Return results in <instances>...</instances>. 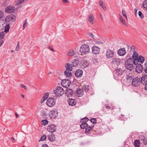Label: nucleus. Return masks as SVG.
<instances>
[{"mask_svg":"<svg viewBox=\"0 0 147 147\" xmlns=\"http://www.w3.org/2000/svg\"><path fill=\"white\" fill-rule=\"evenodd\" d=\"M114 53V52L113 50L108 49L106 53V57L108 59L111 58L113 56Z\"/></svg>","mask_w":147,"mask_h":147,"instance_id":"obj_11","label":"nucleus"},{"mask_svg":"<svg viewBox=\"0 0 147 147\" xmlns=\"http://www.w3.org/2000/svg\"><path fill=\"white\" fill-rule=\"evenodd\" d=\"M134 145L135 147H139L140 146V143L139 140H136L134 142Z\"/></svg>","mask_w":147,"mask_h":147,"instance_id":"obj_37","label":"nucleus"},{"mask_svg":"<svg viewBox=\"0 0 147 147\" xmlns=\"http://www.w3.org/2000/svg\"><path fill=\"white\" fill-rule=\"evenodd\" d=\"M46 138L47 137L46 136L44 135L41 136V138L39 140V141H44L46 139Z\"/></svg>","mask_w":147,"mask_h":147,"instance_id":"obj_41","label":"nucleus"},{"mask_svg":"<svg viewBox=\"0 0 147 147\" xmlns=\"http://www.w3.org/2000/svg\"><path fill=\"white\" fill-rule=\"evenodd\" d=\"M72 64H70L69 63H67L65 65V67L66 68V70H67L69 71H71L73 69Z\"/></svg>","mask_w":147,"mask_h":147,"instance_id":"obj_26","label":"nucleus"},{"mask_svg":"<svg viewBox=\"0 0 147 147\" xmlns=\"http://www.w3.org/2000/svg\"><path fill=\"white\" fill-rule=\"evenodd\" d=\"M120 62V60L118 58H115L112 59V63L115 65H118L119 64Z\"/></svg>","mask_w":147,"mask_h":147,"instance_id":"obj_23","label":"nucleus"},{"mask_svg":"<svg viewBox=\"0 0 147 147\" xmlns=\"http://www.w3.org/2000/svg\"><path fill=\"white\" fill-rule=\"evenodd\" d=\"M25 0H16L15 2V5L19 7H20L21 5L23 3Z\"/></svg>","mask_w":147,"mask_h":147,"instance_id":"obj_19","label":"nucleus"},{"mask_svg":"<svg viewBox=\"0 0 147 147\" xmlns=\"http://www.w3.org/2000/svg\"><path fill=\"white\" fill-rule=\"evenodd\" d=\"M119 20H120L122 24H123L125 25L126 26L125 20L123 18L122 16L119 15Z\"/></svg>","mask_w":147,"mask_h":147,"instance_id":"obj_35","label":"nucleus"},{"mask_svg":"<svg viewBox=\"0 0 147 147\" xmlns=\"http://www.w3.org/2000/svg\"><path fill=\"white\" fill-rule=\"evenodd\" d=\"M126 78L127 81L129 82L130 81H131V80L133 79L131 75L130 74L127 75L126 76Z\"/></svg>","mask_w":147,"mask_h":147,"instance_id":"obj_36","label":"nucleus"},{"mask_svg":"<svg viewBox=\"0 0 147 147\" xmlns=\"http://www.w3.org/2000/svg\"><path fill=\"white\" fill-rule=\"evenodd\" d=\"M72 65L74 67L78 66L79 63V61L77 59H74L72 61Z\"/></svg>","mask_w":147,"mask_h":147,"instance_id":"obj_27","label":"nucleus"},{"mask_svg":"<svg viewBox=\"0 0 147 147\" xmlns=\"http://www.w3.org/2000/svg\"><path fill=\"white\" fill-rule=\"evenodd\" d=\"M15 115H16V118H18L19 117V115L16 113H15Z\"/></svg>","mask_w":147,"mask_h":147,"instance_id":"obj_60","label":"nucleus"},{"mask_svg":"<svg viewBox=\"0 0 147 147\" xmlns=\"http://www.w3.org/2000/svg\"><path fill=\"white\" fill-rule=\"evenodd\" d=\"M19 42L17 45V47L16 49V51H18V50H19V49H20V46H19Z\"/></svg>","mask_w":147,"mask_h":147,"instance_id":"obj_51","label":"nucleus"},{"mask_svg":"<svg viewBox=\"0 0 147 147\" xmlns=\"http://www.w3.org/2000/svg\"><path fill=\"white\" fill-rule=\"evenodd\" d=\"M83 74V71L82 70L78 69L75 72V75L77 77H81Z\"/></svg>","mask_w":147,"mask_h":147,"instance_id":"obj_22","label":"nucleus"},{"mask_svg":"<svg viewBox=\"0 0 147 147\" xmlns=\"http://www.w3.org/2000/svg\"><path fill=\"white\" fill-rule=\"evenodd\" d=\"M118 55L120 56H123L126 53V51L124 48H121L118 51Z\"/></svg>","mask_w":147,"mask_h":147,"instance_id":"obj_15","label":"nucleus"},{"mask_svg":"<svg viewBox=\"0 0 147 147\" xmlns=\"http://www.w3.org/2000/svg\"><path fill=\"white\" fill-rule=\"evenodd\" d=\"M146 68H147V62L145 63L144 64Z\"/></svg>","mask_w":147,"mask_h":147,"instance_id":"obj_63","label":"nucleus"},{"mask_svg":"<svg viewBox=\"0 0 147 147\" xmlns=\"http://www.w3.org/2000/svg\"><path fill=\"white\" fill-rule=\"evenodd\" d=\"M140 83V79L138 77H136L133 79L131 84L133 86L136 87L139 86Z\"/></svg>","mask_w":147,"mask_h":147,"instance_id":"obj_4","label":"nucleus"},{"mask_svg":"<svg viewBox=\"0 0 147 147\" xmlns=\"http://www.w3.org/2000/svg\"><path fill=\"white\" fill-rule=\"evenodd\" d=\"M55 104V100L53 98H49L47 100V104L49 107H52L54 106Z\"/></svg>","mask_w":147,"mask_h":147,"instance_id":"obj_5","label":"nucleus"},{"mask_svg":"<svg viewBox=\"0 0 147 147\" xmlns=\"http://www.w3.org/2000/svg\"><path fill=\"white\" fill-rule=\"evenodd\" d=\"M138 53L136 51H134L132 55V57L133 58L132 59L134 62H135V61H136L137 58H138Z\"/></svg>","mask_w":147,"mask_h":147,"instance_id":"obj_25","label":"nucleus"},{"mask_svg":"<svg viewBox=\"0 0 147 147\" xmlns=\"http://www.w3.org/2000/svg\"><path fill=\"white\" fill-rule=\"evenodd\" d=\"M142 140L144 145L147 144V140L145 138L144 136Z\"/></svg>","mask_w":147,"mask_h":147,"instance_id":"obj_45","label":"nucleus"},{"mask_svg":"<svg viewBox=\"0 0 147 147\" xmlns=\"http://www.w3.org/2000/svg\"><path fill=\"white\" fill-rule=\"evenodd\" d=\"M145 89L147 90V83L145 84V86L144 87Z\"/></svg>","mask_w":147,"mask_h":147,"instance_id":"obj_61","label":"nucleus"},{"mask_svg":"<svg viewBox=\"0 0 147 147\" xmlns=\"http://www.w3.org/2000/svg\"><path fill=\"white\" fill-rule=\"evenodd\" d=\"M70 84V81L69 80L64 79L61 82L62 86L65 88H67L69 87Z\"/></svg>","mask_w":147,"mask_h":147,"instance_id":"obj_8","label":"nucleus"},{"mask_svg":"<svg viewBox=\"0 0 147 147\" xmlns=\"http://www.w3.org/2000/svg\"><path fill=\"white\" fill-rule=\"evenodd\" d=\"M42 147H49V146L47 144H45L42 145Z\"/></svg>","mask_w":147,"mask_h":147,"instance_id":"obj_57","label":"nucleus"},{"mask_svg":"<svg viewBox=\"0 0 147 147\" xmlns=\"http://www.w3.org/2000/svg\"><path fill=\"white\" fill-rule=\"evenodd\" d=\"M92 50L93 53L95 55L99 54L100 52V49L96 46H93L92 48Z\"/></svg>","mask_w":147,"mask_h":147,"instance_id":"obj_13","label":"nucleus"},{"mask_svg":"<svg viewBox=\"0 0 147 147\" xmlns=\"http://www.w3.org/2000/svg\"><path fill=\"white\" fill-rule=\"evenodd\" d=\"M85 119L87 120L86 121H87L88 120V118L86 117L82 119H81L80 120V122H82V123L80 125V127L82 129H85L87 127H88V124L86 123L85 121L84 122L83 121V120Z\"/></svg>","mask_w":147,"mask_h":147,"instance_id":"obj_7","label":"nucleus"},{"mask_svg":"<svg viewBox=\"0 0 147 147\" xmlns=\"http://www.w3.org/2000/svg\"><path fill=\"white\" fill-rule=\"evenodd\" d=\"M49 95L48 92L46 93L43 96L41 100V103H42L48 97Z\"/></svg>","mask_w":147,"mask_h":147,"instance_id":"obj_31","label":"nucleus"},{"mask_svg":"<svg viewBox=\"0 0 147 147\" xmlns=\"http://www.w3.org/2000/svg\"><path fill=\"white\" fill-rule=\"evenodd\" d=\"M70 71L68 70H66L64 72V73L66 76L69 77H71L72 76V74Z\"/></svg>","mask_w":147,"mask_h":147,"instance_id":"obj_34","label":"nucleus"},{"mask_svg":"<svg viewBox=\"0 0 147 147\" xmlns=\"http://www.w3.org/2000/svg\"><path fill=\"white\" fill-rule=\"evenodd\" d=\"M136 71L138 73L142 72L143 70V67L140 64H138L136 66Z\"/></svg>","mask_w":147,"mask_h":147,"instance_id":"obj_17","label":"nucleus"},{"mask_svg":"<svg viewBox=\"0 0 147 147\" xmlns=\"http://www.w3.org/2000/svg\"><path fill=\"white\" fill-rule=\"evenodd\" d=\"M82 89L86 92H88L89 90V86L88 85H84L82 87Z\"/></svg>","mask_w":147,"mask_h":147,"instance_id":"obj_39","label":"nucleus"},{"mask_svg":"<svg viewBox=\"0 0 147 147\" xmlns=\"http://www.w3.org/2000/svg\"><path fill=\"white\" fill-rule=\"evenodd\" d=\"M73 92L71 89L67 88L65 92L66 95L68 97L71 96L73 94Z\"/></svg>","mask_w":147,"mask_h":147,"instance_id":"obj_16","label":"nucleus"},{"mask_svg":"<svg viewBox=\"0 0 147 147\" xmlns=\"http://www.w3.org/2000/svg\"><path fill=\"white\" fill-rule=\"evenodd\" d=\"M62 1L64 3H66L69 2L67 0H63Z\"/></svg>","mask_w":147,"mask_h":147,"instance_id":"obj_58","label":"nucleus"},{"mask_svg":"<svg viewBox=\"0 0 147 147\" xmlns=\"http://www.w3.org/2000/svg\"><path fill=\"white\" fill-rule=\"evenodd\" d=\"M49 117L52 119H54L58 115L57 110L54 109L50 111L49 113Z\"/></svg>","mask_w":147,"mask_h":147,"instance_id":"obj_6","label":"nucleus"},{"mask_svg":"<svg viewBox=\"0 0 147 147\" xmlns=\"http://www.w3.org/2000/svg\"><path fill=\"white\" fill-rule=\"evenodd\" d=\"M16 16L12 14L9 15L5 19V21L9 22H13L15 20Z\"/></svg>","mask_w":147,"mask_h":147,"instance_id":"obj_9","label":"nucleus"},{"mask_svg":"<svg viewBox=\"0 0 147 147\" xmlns=\"http://www.w3.org/2000/svg\"><path fill=\"white\" fill-rule=\"evenodd\" d=\"M10 28V26L9 24H7L5 27L4 32L5 33H7L9 31V30Z\"/></svg>","mask_w":147,"mask_h":147,"instance_id":"obj_38","label":"nucleus"},{"mask_svg":"<svg viewBox=\"0 0 147 147\" xmlns=\"http://www.w3.org/2000/svg\"><path fill=\"white\" fill-rule=\"evenodd\" d=\"M75 53L73 49H71L68 52L67 54V56L69 57H72L74 56Z\"/></svg>","mask_w":147,"mask_h":147,"instance_id":"obj_29","label":"nucleus"},{"mask_svg":"<svg viewBox=\"0 0 147 147\" xmlns=\"http://www.w3.org/2000/svg\"><path fill=\"white\" fill-rule=\"evenodd\" d=\"M20 86L21 87L24 88L25 90L27 89V88H26V86H25L23 84H20Z\"/></svg>","mask_w":147,"mask_h":147,"instance_id":"obj_55","label":"nucleus"},{"mask_svg":"<svg viewBox=\"0 0 147 147\" xmlns=\"http://www.w3.org/2000/svg\"><path fill=\"white\" fill-rule=\"evenodd\" d=\"M99 4L100 6L102 7L103 9L105 11L107 9L106 7L104 5V3L103 1H99Z\"/></svg>","mask_w":147,"mask_h":147,"instance_id":"obj_33","label":"nucleus"},{"mask_svg":"<svg viewBox=\"0 0 147 147\" xmlns=\"http://www.w3.org/2000/svg\"><path fill=\"white\" fill-rule=\"evenodd\" d=\"M88 20L91 24H94V18L92 14L91 13L88 15Z\"/></svg>","mask_w":147,"mask_h":147,"instance_id":"obj_18","label":"nucleus"},{"mask_svg":"<svg viewBox=\"0 0 147 147\" xmlns=\"http://www.w3.org/2000/svg\"><path fill=\"white\" fill-rule=\"evenodd\" d=\"M143 6L144 8L147 9V1H145L144 2Z\"/></svg>","mask_w":147,"mask_h":147,"instance_id":"obj_43","label":"nucleus"},{"mask_svg":"<svg viewBox=\"0 0 147 147\" xmlns=\"http://www.w3.org/2000/svg\"><path fill=\"white\" fill-rule=\"evenodd\" d=\"M89 35L92 38H94V36L91 33H90L89 34Z\"/></svg>","mask_w":147,"mask_h":147,"instance_id":"obj_54","label":"nucleus"},{"mask_svg":"<svg viewBox=\"0 0 147 147\" xmlns=\"http://www.w3.org/2000/svg\"><path fill=\"white\" fill-rule=\"evenodd\" d=\"M135 47L134 46H132L131 48V51H132L133 52H134L135 51Z\"/></svg>","mask_w":147,"mask_h":147,"instance_id":"obj_52","label":"nucleus"},{"mask_svg":"<svg viewBox=\"0 0 147 147\" xmlns=\"http://www.w3.org/2000/svg\"><path fill=\"white\" fill-rule=\"evenodd\" d=\"M27 20L26 19L25 20L24 22L23 25V29H24L27 26Z\"/></svg>","mask_w":147,"mask_h":147,"instance_id":"obj_47","label":"nucleus"},{"mask_svg":"<svg viewBox=\"0 0 147 147\" xmlns=\"http://www.w3.org/2000/svg\"><path fill=\"white\" fill-rule=\"evenodd\" d=\"M145 61L144 58L142 56L140 55L138 58H137L136 61H135L136 65L138 64V62H140L141 63H143Z\"/></svg>","mask_w":147,"mask_h":147,"instance_id":"obj_14","label":"nucleus"},{"mask_svg":"<svg viewBox=\"0 0 147 147\" xmlns=\"http://www.w3.org/2000/svg\"><path fill=\"white\" fill-rule=\"evenodd\" d=\"M116 72L118 74V75L121 76L122 74L123 71L121 69L119 68L117 69Z\"/></svg>","mask_w":147,"mask_h":147,"instance_id":"obj_40","label":"nucleus"},{"mask_svg":"<svg viewBox=\"0 0 147 147\" xmlns=\"http://www.w3.org/2000/svg\"><path fill=\"white\" fill-rule=\"evenodd\" d=\"M138 14L139 16L141 18H142L144 17V15L142 14V12L139 11L138 12Z\"/></svg>","mask_w":147,"mask_h":147,"instance_id":"obj_48","label":"nucleus"},{"mask_svg":"<svg viewBox=\"0 0 147 147\" xmlns=\"http://www.w3.org/2000/svg\"><path fill=\"white\" fill-rule=\"evenodd\" d=\"M15 9V7L13 6L10 5L5 8V11L7 13H10L13 12Z\"/></svg>","mask_w":147,"mask_h":147,"instance_id":"obj_12","label":"nucleus"},{"mask_svg":"<svg viewBox=\"0 0 147 147\" xmlns=\"http://www.w3.org/2000/svg\"><path fill=\"white\" fill-rule=\"evenodd\" d=\"M97 43L100 44H102V42L100 41L97 42Z\"/></svg>","mask_w":147,"mask_h":147,"instance_id":"obj_59","label":"nucleus"},{"mask_svg":"<svg viewBox=\"0 0 147 147\" xmlns=\"http://www.w3.org/2000/svg\"><path fill=\"white\" fill-rule=\"evenodd\" d=\"M49 49L53 52H55V51L53 49L52 47L49 46Z\"/></svg>","mask_w":147,"mask_h":147,"instance_id":"obj_56","label":"nucleus"},{"mask_svg":"<svg viewBox=\"0 0 147 147\" xmlns=\"http://www.w3.org/2000/svg\"><path fill=\"white\" fill-rule=\"evenodd\" d=\"M76 92L77 96L78 97L82 96L84 94L83 90L80 89H77Z\"/></svg>","mask_w":147,"mask_h":147,"instance_id":"obj_21","label":"nucleus"},{"mask_svg":"<svg viewBox=\"0 0 147 147\" xmlns=\"http://www.w3.org/2000/svg\"><path fill=\"white\" fill-rule=\"evenodd\" d=\"M56 129L55 126L53 124H52L49 125L47 127V130L49 132L53 133L55 132Z\"/></svg>","mask_w":147,"mask_h":147,"instance_id":"obj_10","label":"nucleus"},{"mask_svg":"<svg viewBox=\"0 0 147 147\" xmlns=\"http://www.w3.org/2000/svg\"><path fill=\"white\" fill-rule=\"evenodd\" d=\"M42 122L43 124H44L45 125H46L48 123V121L46 120H42Z\"/></svg>","mask_w":147,"mask_h":147,"instance_id":"obj_49","label":"nucleus"},{"mask_svg":"<svg viewBox=\"0 0 147 147\" xmlns=\"http://www.w3.org/2000/svg\"><path fill=\"white\" fill-rule=\"evenodd\" d=\"M4 16L3 12L1 11H0V18H2Z\"/></svg>","mask_w":147,"mask_h":147,"instance_id":"obj_53","label":"nucleus"},{"mask_svg":"<svg viewBox=\"0 0 147 147\" xmlns=\"http://www.w3.org/2000/svg\"><path fill=\"white\" fill-rule=\"evenodd\" d=\"M89 65V62L87 61L84 60L82 63V67L85 68L87 67Z\"/></svg>","mask_w":147,"mask_h":147,"instance_id":"obj_32","label":"nucleus"},{"mask_svg":"<svg viewBox=\"0 0 147 147\" xmlns=\"http://www.w3.org/2000/svg\"><path fill=\"white\" fill-rule=\"evenodd\" d=\"M145 71L147 73V68H145L144 69Z\"/></svg>","mask_w":147,"mask_h":147,"instance_id":"obj_64","label":"nucleus"},{"mask_svg":"<svg viewBox=\"0 0 147 147\" xmlns=\"http://www.w3.org/2000/svg\"><path fill=\"white\" fill-rule=\"evenodd\" d=\"M4 33L3 32L0 33V40L4 38Z\"/></svg>","mask_w":147,"mask_h":147,"instance_id":"obj_46","label":"nucleus"},{"mask_svg":"<svg viewBox=\"0 0 147 147\" xmlns=\"http://www.w3.org/2000/svg\"><path fill=\"white\" fill-rule=\"evenodd\" d=\"M94 127V125L91 126H89L88 125V127H87L85 128V133H89L91 130Z\"/></svg>","mask_w":147,"mask_h":147,"instance_id":"obj_28","label":"nucleus"},{"mask_svg":"<svg viewBox=\"0 0 147 147\" xmlns=\"http://www.w3.org/2000/svg\"><path fill=\"white\" fill-rule=\"evenodd\" d=\"M3 41H2V42H0V47L2 46V45L3 44Z\"/></svg>","mask_w":147,"mask_h":147,"instance_id":"obj_62","label":"nucleus"},{"mask_svg":"<svg viewBox=\"0 0 147 147\" xmlns=\"http://www.w3.org/2000/svg\"><path fill=\"white\" fill-rule=\"evenodd\" d=\"M141 80V83L143 84H147V75H144L142 77Z\"/></svg>","mask_w":147,"mask_h":147,"instance_id":"obj_20","label":"nucleus"},{"mask_svg":"<svg viewBox=\"0 0 147 147\" xmlns=\"http://www.w3.org/2000/svg\"><path fill=\"white\" fill-rule=\"evenodd\" d=\"M126 68L129 70L131 71L134 68V65H136V62H134L132 58H129L126 61L125 63Z\"/></svg>","mask_w":147,"mask_h":147,"instance_id":"obj_1","label":"nucleus"},{"mask_svg":"<svg viewBox=\"0 0 147 147\" xmlns=\"http://www.w3.org/2000/svg\"><path fill=\"white\" fill-rule=\"evenodd\" d=\"M42 115L43 116L46 117L48 115L47 113H46L45 112L43 111L42 113Z\"/></svg>","mask_w":147,"mask_h":147,"instance_id":"obj_50","label":"nucleus"},{"mask_svg":"<svg viewBox=\"0 0 147 147\" xmlns=\"http://www.w3.org/2000/svg\"><path fill=\"white\" fill-rule=\"evenodd\" d=\"M122 13L123 16L125 17L126 18V19L127 20V16L126 15V12L124 10H122Z\"/></svg>","mask_w":147,"mask_h":147,"instance_id":"obj_44","label":"nucleus"},{"mask_svg":"<svg viewBox=\"0 0 147 147\" xmlns=\"http://www.w3.org/2000/svg\"><path fill=\"white\" fill-rule=\"evenodd\" d=\"M48 138L50 141L53 142L55 140V137L54 134H51L48 136Z\"/></svg>","mask_w":147,"mask_h":147,"instance_id":"obj_30","label":"nucleus"},{"mask_svg":"<svg viewBox=\"0 0 147 147\" xmlns=\"http://www.w3.org/2000/svg\"><path fill=\"white\" fill-rule=\"evenodd\" d=\"M89 51L90 48L88 45H81L80 49V51L81 53L86 54L88 53Z\"/></svg>","mask_w":147,"mask_h":147,"instance_id":"obj_3","label":"nucleus"},{"mask_svg":"<svg viewBox=\"0 0 147 147\" xmlns=\"http://www.w3.org/2000/svg\"><path fill=\"white\" fill-rule=\"evenodd\" d=\"M91 123L94 124L96 123V118H92L90 120Z\"/></svg>","mask_w":147,"mask_h":147,"instance_id":"obj_42","label":"nucleus"},{"mask_svg":"<svg viewBox=\"0 0 147 147\" xmlns=\"http://www.w3.org/2000/svg\"><path fill=\"white\" fill-rule=\"evenodd\" d=\"M68 102L69 105L71 106H74L76 104L75 100L74 99L69 98L68 100Z\"/></svg>","mask_w":147,"mask_h":147,"instance_id":"obj_24","label":"nucleus"},{"mask_svg":"<svg viewBox=\"0 0 147 147\" xmlns=\"http://www.w3.org/2000/svg\"><path fill=\"white\" fill-rule=\"evenodd\" d=\"M64 92V90L61 86L57 87L56 89L53 91V93L55 94L54 96L56 97L61 96Z\"/></svg>","mask_w":147,"mask_h":147,"instance_id":"obj_2","label":"nucleus"}]
</instances>
